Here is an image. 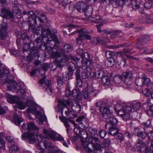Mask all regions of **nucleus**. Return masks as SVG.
<instances>
[{
    "instance_id": "obj_1",
    "label": "nucleus",
    "mask_w": 153,
    "mask_h": 153,
    "mask_svg": "<svg viewBox=\"0 0 153 153\" xmlns=\"http://www.w3.org/2000/svg\"><path fill=\"white\" fill-rule=\"evenodd\" d=\"M23 131H24L27 134H23L22 135V140H27L30 144H33L36 142L34 137L35 131H38L39 128L37 127L32 122L24 123L22 126Z\"/></svg>"
},
{
    "instance_id": "obj_2",
    "label": "nucleus",
    "mask_w": 153,
    "mask_h": 153,
    "mask_svg": "<svg viewBox=\"0 0 153 153\" xmlns=\"http://www.w3.org/2000/svg\"><path fill=\"white\" fill-rule=\"evenodd\" d=\"M9 70L6 68H0V79H1L0 82L4 84L7 83V88L8 90L17 92V84L13 80L9 79Z\"/></svg>"
},
{
    "instance_id": "obj_3",
    "label": "nucleus",
    "mask_w": 153,
    "mask_h": 153,
    "mask_svg": "<svg viewBox=\"0 0 153 153\" xmlns=\"http://www.w3.org/2000/svg\"><path fill=\"white\" fill-rule=\"evenodd\" d=\"M42 30L41 36L43 38L46 37V40L48 41L51 47L54 48L56 49L58 48L59 42L56 36L51 34L50 30L45 29L43 27H41Z\"/></svg>"
},
{
    "instance_id": "obj_4",
    "label": "nucleus",
    "mask_w": 153,
    "mask_h": 153,
    "mask_svg": "<svg viewBox=\"0 0 153 153\" xmlns=\"http://www.w3.org/2000/svg\"><path fill=\"white\" fill-rule=\"evenodd\" d=\"M117 106L120 108L118 110V115L122 117L125 120H128L131 119L130 113L132 110L131 106L119 104L117 105Z\"/></svg>"
},
{
    "instance_id": "obj_5",
    "label": "nucleus",
    "mask_w": 153,
    "mask_h": 153,
    "mask_svg": "<svg viewBox=\"0 0 153 153\" xmlns=\"http://www.w3.org/2000/svg\"><path fill=\"white\" fill-rule=\"evenodd\" d=\"M7 98V100L10 103H16L18 108L20 109H24L25 108L22 101L18 100V98L15 96H12L8 93H6Z\"/></svg>"
},
{
    "instance_id": "obj_6",
    "label": "nucleus",
    "mask_w": 153,
    "mask_h": 153,
    "mask_svg": "<svg viewBox=\"0 0 153 153\" xmlns=\"http://www.w3.org/2000/svg\"><path fill=\"white\" fill-rule=\"evenodd\" d=\"M71 101L69 99L66 100L59 101V106L61 108V113L62 115L63 116L64 112L65 113L66 116H68L71 113V111H69L68 108L67 107L70 104Z\"/></svg>"
},
{
    "instance_id": "obj_7",
    "label": "nucleus",
    "mask_w": 153,
    "mask_h": 153,
    "mask_svg": "<svg viewBox=\"0 0 153 153\" xmlns=\"http://www.w3.org/2000/svg\"><path fill=\"white\" fill-rule=\"evenodd\" d=\"M97 91L91 86H88L82 91V94L84 98L88 99L90 96H94L97 93Z\"/></svg>"
},
{
    "instance_id": "obj_8",
    "label": "nucleus",
    "mask_w": 153,
    "mask_h": 153,
    "mask_svg": "<svg viewBox=\"0 0 153 153\" xmlns=\"http://www.w3.org/2000/svg\"><path fill=\"white\" fill-rule=\"evenodd\" d=\"M81 56L82 59L81 60L82 65H84L90 67L93 63V61L90 59V55L88 53L84 52L81 55Z\"/></svg>"
},
{
    "instance_id": "obj_9",
    "label": "nucleus",
    "mask_w": 153,
    "mask_h": 153,
    "mask_svg": "<svg viewBox=\"0 0 153 153\" xmlns=\"http://www.w3.org/2000/svg\"><path fill=\"white\" fill-rule=\"evenodd\" d=\"M150 36L149 35L147 34L142 36L138 40L136 47L138 49H141L142 47H141V43H146L149 42L150 40Z\"/></svg>"
},
{
    "instance_id": "obj_10",
    "label": "nucleus",
    "mask_w": 153,
    "mask_h": 153,
    "mask_svg": "<svg viewBox=\"0 0 153 153\" xmlns=\"http://www.w3.org/2000/svg\"><path fill=\"white\" fill-rule=\"evenodd\" d=\"M44 145L45 149L51 153H63L62 151L60 149H55L54 147L50 143L45 142L44 143Z\"/></svg>"
},
{
    "instance_id": "obj_11",
    "label": "nucleus",
    "mask_w": 153,
    "mask_h": 153,
    "mask_svg": "<svg viewBox=\"0 0 153 153\" xmlns=\"http://www.w3.org/2000/svg\"><path fill=\"white\" fill-rule=\"evenodd\" d=\"M100 111L102 117L105 119H107L110 117L111 113L108 106L105 105L101 106L100 108Z\"/></svg>"
},
{
    "instance_id": "obj_12",
    "label": "nucleus",
    "mask_w": 153,
    "mask_h": 153,
    "mask_svg": "<svg viewBox=\"0 0 153 153\" xmlns=\"http://www.w3.org/2000/svg\"><path fill=\"white\" fill-rule=\"evenodd\" d=\"M1 15L3 17L6 19H12L13 18V16L12 13L9 10L7 9L5 7H1Z\"/></svg>"
},
{
    "instance_id": "obj_13",
    "label": "nucleus",
    "mask_w": 153,
    "mask_h": 153,
    "mask_svg": "<svg viewBox=\"0 0 153 153\" xmlns=\"http://www.w3.org/2000/svg\"><path fill=\"white\" fill-rule=\"evenodd\" d=\"M89 140L90 142L94 143V150H99L100 149L102 143L98 138L91 137Z\"/></svg>"
},
{
    "instance_id": "obj_14",
    "label": "nucleus",
    "mask_w": 153,
    "mask_h": 153,
    "mask_svg": "<svg viewBox=\"0 0 153 153\" xmlns=\"http://www.w3.org/2000/svg\"><path fill=\"white\" fill-rule=\"evenodd\" d=\"M90 137L87 138L86 139L87 142H85L83 145V147L85 151L89 152H92L93 149H94V143L90 142Z\"/></svg>"
},
{
    "instance_id": "obj_15",
    "label": "nucleus",
    "mask_w": 153,
    "mask_h": 153,
    "mask_svg": "<svg viewBox=\"0 0 153 153\" xmlns=\"http://www.w3.org/2000/svg\"><path fill=\"white\" fill-rule=\"evenodd\" d=\"M121 75L123 76V78L124 79L125 83L127 85L128 82H126V81L129 82L132 79L133 73L131 71H128L123 72Z\"/></svg>"
},
{
    "instance_id": "obj_16",
    "label": "nucleus",
    "mask_w": 153,
    "mask_h": 153,
    "mask_svg": "<svg viewBox=\"0 0 153 153\" xmlns=\"http://www.w3.org/2000/svg\"><path fill=\"white\" fill-rule=\"evenodd\" d=\"M145 143L140 140H137L136 143L135 145V148L137 149V150L140 152H143L144 151L143 149L145 147Z\"/></svg>"
},
{
    "instance_id": "obj_17",
    "label": "nucleus",
    "mask_w": 153,
    "mask_h": 153,
    "mask_svg": "<svg viewBox=\"0 0 153 153\" xmlns=\"http://www.w3.org/2000/svg\"><path fill=\"white\" fill-rule=\"evenodd\" d=\"M77 32L80 33L81 35L83 36L84 37V40H85V39L88 40L91 39V36L88 34H87L86 33H87V30L85 29H81L79 31L76 30V31L72 33L71 34L74 35L75 34V33Z\"/></svg>"
},
{
    "instance_id": "obj_18",
    "label": "nucleus",
    "mask_w": 153,
    "mask_h": 153,
    "mask_svg": "<svg viewBox=\"0 0 153 153\" xmlns=\"http://www.w3.org/2000/svg\"><path fill=\"white\" fill-rule=\"evenodd\" d=\"M60 120L64 124V126L66 128V130L68 134L69 131L71 130V128L69 123V122H71V120L68 119H66L62 117L61 116L59 117Z\"/></svg>"
},
{
    "instance_id": "obj_19",
    "label": "nucleus",
    "mask_w": 153,
    "mask_h": 153,
    "mask_svg": "<svg viewBox=\"0 0 153 153\" xmlns=\"http://www.w3.org/2000/svg\"><path fill=\"white\" fill-rule=\"evenodd\" d=\"M28 30L29 32H32L33 34L38 35L40 33L39 31H41V27H38L36 28L34 25L30 24L29 25Z\"/></svg>"
},
{
    "instance_id": "obj_20",
    "label": "nucleus",
    "mask_w": 153,
    "mask_h": 153,
    "mask_svg": "<svg viewBox=\"0 0 153 153\" xmlns=\"http://www.w3.org/2000/svg\"><path fill=\"white\" fill-rule=\"evenodd\" d=\"M133 133L139 137L143 139L145 138L147 136V134L146 133L140 131L139 129L137 128L134 129Z\"/></svg>"
},
{
    "instance_id": "obj_21",
    "label": "nucleus",
    "mask_w": 153,
    "mask_h": 153,
    "mask_svg": "<svg viewBox=\"0 0 153 153\" xmlns=\"http://www.w3.org/2000/svg\"><path fill=\"white\" fill-rule=\"evenodd\" d=\"M89 68L87 66H85L84 65H82V67H80V68L82 69L81 76L84 79H86L88 77V74L90 72H88V69Z\"/></svg>"
},
{
    "instance_id": "obj_22",
    "label": "nucleus",
    "mask_w": 153,
    "mask_h": 153,
    "mask_svg": "<svg viewBox=\"0 0 153 153\" xmlns=\"http://www.w3.org/2000/svg\"><path fill=\"white\" fill-rule=\"evenodd\" d=\"M43 132L45 134L47 138H51L55 140L56 139V134L55 132L52 131H48L45 129H44Z\"/></svg>"
},
{
    "instance_id": "obj_23",
    "label": "nucleus",
    "mask_w": 153,
    "mask_h": 153,
    "mask_svg": "<svg viewBox=\"0 0 153 153\" xmlns=\"http://www.w3.org/2000/svg\"><path fill=\"white\" fill-rule=\"evenodd\" d=\"M106 121L108 123V124L106 125V127L110 124L111 126H115L117 123V119L113 116H111V115L110 117L107 119H105Z\"/></svg>"
},
{
    "instance_id": "obj_24",
    "label": "nucleus",
    "mask_w": 153,
    "mask_h": 153,
    "mask_svg": "<svg viewBox=\"0 0 153 153\" xmlns=\"http://www.w3.org/2000/svg\"><path fill=\"white\" fill-rule=\"evenodd\" d=\"M30 103L32 105L30 107L27 108L26 110L28 112H30L33 114L37 111L36 109L37 106L35 103L33 101L30 102Z\"/></svg>"
},
{
    "instance_id": "obj_25",
    "label": "nucleus",
    "mask_w": 153,
    "mask_h": 153,
    "mask_svg": "<svg viewBox=\"0 0 153 153\" xmlns=\"http://www.w3.org/2000/svg\"><path fill=\"white\" fill-rule=\"evenodd\" d=\"M72 95L74 97L79 100H81L82 98L81 92L78 89H76L73 90Z\"/></svg>"
},
{
    "instance_id": "obj_26",
    "label": "nucleus",
    "mask_w": 153,
    "mask_h": 153,
    "mask_svg": "<svg viewBox=\"0 0 153 153\" xmlns=\"http://www.w3.org/2000/svg\"><path fill=\"white\" fill-rule=\"evenodd\" d=\"M119 132V129L116 126H111L109 128V133L112 135H116Z\"/></svg>"
},
{
    "instance_id": "obj_27",
    "label": "nucleus",
    "mask_w": 153,
    "mask_h": 153,
    "mask_svg": "<svg viewBox=\"0 0 153 153\" xmlns=\"http://www.w3.org/2000/svg\"><path fill=\"white\" fill-rule=\"evenodd\" d=\"M85 7H86V6L84 3L83 2H79L76 4V8L78 11L83 12L85 10Z\"/></svg>"
},
{
    "instance_id": "obj_28",
    "label": "nucleus",
    "mask_w": 153,
    "mask_h": 153,
    "mask_svg": "<svg viewBox=\"0 0 153 153\" xmlns=\"http://www.w3.org/2000/svg\"><path fill=\"white\" fill-rule=\"evenodd\" d=\"M45 79L46 78L44 77L39 81V83L41 85L44 84L45 86L47 87L51 85V81L50 80H45Z\"/></svg>"
},
{
    "instance_id": "obj_29",
    "label": "nucleus",
    "mask_w": 153,
    "mask_h": 153,
    "mask_svg": "<svg viewBox=\"0 0 153 153\" xmlns=\"http://www.w3.org/2000/svg\"><path fill=\"white\" fill-rule=\"evenodd\" d=\"M23 119L21 117H19L16 114L14 115V122L15 124L17 125H19L23 121Z\"/></svg>"
},
{
    "instance_id": "obj_30",
    "label": "nucleus",
    "mask_w": 153,
    "mask_h": 153,
    "mask_svg": "<svg viewBox=\"0 0 153 153\" xmlns=\"http://www.w3.org/2000/svg\"><path fill=\"white\" fill-rule=\"evenodd\" d=\"M13 13L16 14L17 18H19L21 17V11L18 7H14L13 8Z\"/></svg>"
},
{
    "instance_id": "obj_31",
    "label": "nucleus",
    "mask_w": 153,
    "mask_h": 153,
    "mask_svg": "<svg viewBox=\"0 0 153 153\" xmlns=\"http://www.w3.org/2000/svg\"><path fill=\"white\" fill-rule=\"evenodd\" d=\"M104 75V72L102 68L98 70L95 72V76L98 78H102Z\"/></svg>"
},
{
    "instance_id": "obj_32",
    "label": "nucleus",
    "mask_w": 153,
    "mask_h": 153,
    "mask_svg": "<svg viewBox=\"0 0 153 153\" xmlns=\"http://www.w3.org/2000/svg\"><path fill=\"white\" fill-rule=\"evenodd\" d=\"M19 149L18 147L16 145H12L9 148V151L10 153H16Z\"/></svg>"
},
{
    "instance_id": "obj_33",
    "label": "nucleus",
    "mask_w": 153,
    "mask_h": 153,
    "mask_svg": "<svg viewBox=\"0 0 153 153\" xmlns=\"http://www.w3.org/2000/svg\"><path fill=\"white\" fill-rule=\"evenodd\" d=\"M72 108L74 111L76 113H79L80 112L81 106L78 103H76V105L73 106Z\"/></svg>"
},
{
    "instance_id": "obj_34",
    "label": "nucleus",
    "mask_w": 153,
    "mask_h": 153,
    "mask_svg": "<svg viewBox=\"0 0 153 153\" xmlns=\"http://www.w3.org/2000/svg\"><path fill=\"white\" fill-rule=\"evenodd\" d=\"M123 79L121 75H117L113 79V81L116 83H119Z\"/></svg>"
},
{
    "instance_id": "obj_35",
    "label": "nucleus",
    "mask_w": 153,
    "mask_h": 153,
    "mask_svg": "<svg viewBox=\"0 0 153 153\" xmlns=\"http://www.w3.org/2000/svg\"><path fill=\"white\" fill-rule=\"evenodd\" d=\"M146 22L148 23H153V14L147 15L146 18Z\"/></svg>"
},
{
    "instance_id": "obj_36",
    "label": "nucleus",
    "mask_w": 153,
    "mask_h": 153,
    "mask_svg": "<svg viewBox=\"0 0 153 153\" xmlns=\"http://www.w3.org/2000/svg\"><path fill=\"white\" fill-rule=\"evenodd\" d=\"M142 80H143V84L144 85L148 86L150 84L151 81L150 79L146 76L143 77Z\"/></svg>"
},
{
    "instance_id": "obj_37",
    "label": "nucleus",
    "mask_w": 153,
    "mask_h": 153,
    "mask_svg": "<svg viewBox=\"0 0 153 153\" xmlns=\"http://www.w3.org/2000/svg\"><path fill=\"white\" fill-rule=\"evenodd\" d=\"M7 31L5 30H0V39L3 40L6 37Z\"/></svg>"
},
{
    "instance_id": "obj_38",
    "label": "nucleus",
    "mask_w": 153,
    "mask_h": 153,
    "mask_svg": "<svg viewBox=\"0 0 153 153\" xmlns=\"http://www.w3.org/2000/svg\"><path fill=\"white\" fill-rule=\"evenodd\" d=\"M30 53L32 55L36 56L38 54V48L36 47H32L31 49H30Z\"/></svg>"
},
{
    "instance_id": "obj_39",
    "label": "nucleus",
    "mask_w": 153,
    "mask_h": 153,
    "mask_svg": "<svg viewBox=\"0 0 153 153\" xmlns=\"http://www.w3.org/2000/svg\"><path fill=\"white\" fill-rule=\"evenodd\" d=\"M79 33V36L76 38V43L78 45H80L82 43V41L84 40V37L82 35H81L80 33Z\"/></svg>"
},
{
    "instance_id": "obj_40",
    "label": "nucleus",
    "mask_w": 153,
    "mask_h": 153,
    "mask_svg": "<svg viewBox=\"0 0 153 153\" xmlns=\"http://www.w3.org/2000/svg\"><path fill=\"white\" fill-rule=\"evenodd\" d=\"M101 82L105 85H108L110 82V80L108 77L103 76L101 78Z\"/></svg>"
},
{
    "instance_id": "obj_41",
    "label": "nucleus",
    "mask_w": 153,
    "mask_h": 153,
    "mask_svg": "<svg viewBox=\"0 0 153 153\" xmlns=\"http://www.w3.org/2000/svg\"><path fill=\"white\" fill-rule=\"evenodd\" d=\"M132 107L134 110L137 111L140 108V103L138 102H134L132 105Z\"/></svg>"
},
{
    "instance_id": "obj_42",
    "label": "nucleus",
    "mask_w": 153,
    "mask_h": 153,
    "mask_svg": "<svg viewBox=\"0 0 153 153\" xmlns=\"http://www.w3.org/2000/svg\"><path fill=\"white\" fill-rule=\"evenodd\" d=\"M98 32L102 35H109L112 33V32L109 30L104 29L102 30L99 28L98 29Z\"/></svg>"
},
{
    "instance_id": "obj_43",
    "label": "nucleus",
    "mask_w": 153,
    "mask_h": 153,
    "mask_svg": "<svg viewBox=\"0 0 153 153\" xmlns=\"http://www.w3.org/2000/svg\"><path fill=\"white\" fill-rule=\"evenodd\" d=\"M84 12L85 16L87 17L91 16L92 14V10L91 9L85 8V10L83 11Z\"/></svg>"
},
{
    "instance_id": "obj_44",
    "label": "nucleus",
    "mask_w": 153,
    "mask_h": 153,
    "mask_svg": "<svg viewBox=\"0 0 153 153\" xmlns=\"http://www.w3.org/2000/svg\"><path fill=\"white\" fill-rule=\"evenodd\" d=\"M116 54L117 56L121 57L125 64L126 63V59L123 57L125 55V53L124 52L121 51L120 52H117L116 53Z\"/></svg>"
},
{
    "instance_id": "obj_45",
    "label": "nucleus",
    "mask_w": 153,
    "mask_h": 153,
    "mask_svg": "<svg viewBox=\"0 0 153 153\" xmlns=\"http://www.w3.org/2000/svg\"><path fill=\"white\" fill-rule=\"evenodd\" d=\"M65 51L66 52H70L72 51V47L70 44H66L64 46Z\"/></svg>"
},
{
    "instance_id": "obj_46",
    "label": "nucleus",
    "mask_w": 153,
    "mask_h": 153,
    "mask_svg": "<svg viewBox=\"0 0 153 153\" xmlns=\"http://www.w3.org/2000/svg\"><path fill=\"white\" fill-rule=\"evenodd\" d=\"M116 4V7H118L120 5H123L125 2V0H114Z\"/></svg>"
},
{
    "instance_id": "obj_47",
    "label": "nucleus",
    "mask_w": 153,
    "mask_h": 153,
    "mask_svg": "<svg viewBox=\"0 0 153 153\" xmlns=\"http://www.w3.org/2000/svg\"><path fill=\"white\" fill-rule=\"evenodd\" d=\"M34 114H35L36 117H37V119L38 120H36V121H39V123H40L41 124H42V122L40 120L42 116L41 113L40 112L37 111V112H36V113H34Z\"/></svg>"
},
{
    "instance_id": "obj_48",
    "label": "nucleus",
    "mask_w": 153,
    "mask_h": 153,
    "mask_svg": "<svg viewBox=\"0 0 153 153\" xmlns=\"http://www.w3.org/2000/svg\"><path fill=\"white\" fill-rule=\"evenodd\" d=\"M136 84L138 86H142L144 85L143 84L142 78H137L135 81Z\"/></svg>"
},
{
    "instance_id": "obj_49",
    "label": "nucleus",
    "mask_w": 153,
    "mask_h": 153,
    "mask_svg": "<svg viewBox=\"0 0 153 153\" xmlns=\"http://www.w3.org/2000/svg\"><path fill=\"white\" fill-rule=\"evenodd\" d=\"M115 54L114 52L110 51H107L106 52V56L108 58H112L114 57Z\"/></svg>"
},
{
    "instance_id": "obj_50",
    "label": "nucleus",
    "mask_w": 153,
    "mask_h": 153,
    "mask_svg": "<svg viewBox=\"0 0 153 153\" xmlns=\"http://www.w3.org/2000/svg\"><path fill=\"white\" fill-rule=\"evenodd\" d=\"M152 92L150 93V90L148 88L145 89L142 91L143 94L146 97H149Z\"/></svg>"
},
{
    "instance_id": "obj_51",
    "label": "nucleus",
    "mask_w": 153,
    "mask_h": 153,
    "mask_svg": "<svg viewBox=\"0 0 153 153\" xmlns=\"http://www.w3.org/2000/svg\"><path fill=\"white\" fill-rule=\"evenodd\" d=\"M147 114L149 116H153V105L150 106L149 110L147 111Z\"/></svg>"
},
{
    "instance_id": "obj_52",
    "label": "nucleus",
    "mask_w": 153,
    "mask_h": 153,
    "mask_svg": "<svg viewBox=\"0 0 153 153\" xmlns=\"http://www.w3.org/2000/svg\"><path fill=\"white\" fill-rule=\"evenodd\" d=\"M88 132L91 135H95L97 133V131L93 128H90L88 129Z\"/></svg>"
},
{
    "instance_id": "obj_53",
    "label": "nucleus",
    "mask_w": 153,
    "mask_h": 153,
    "mask_svg": "<svg viewBox=\"0 0 153 153\" xmlns=\"http://www.w3.org/2000/svg\"><path fill=\"white\" fill-rule=\"evenodd\" d=\"M81 125V127L83 128H87L89 126V124L88 121H85L83 122L80 123Z\"/></svg>"
},
{
    "instance_id": "obj_54",
    "label": "nucleus",
    "mask_w": 153,
    "mask_h": 153,
    "mask_svg": "<svg viewBox=\"0 0 153 153\" xmlns=\"http://www.w3.org/2000/svg\"><path fill=\"white\" fill-rule=\"evenodd\" d=\"M131 6L132 8L134 10L137 9L139 7V4L135 1H134L132 2Z\"/></svg>"
},
{
    "instance_id": "obj_55",
    "label": "nucleus",
    "mask_w": 153,
    "mask_h": 153,
    "mask_svg": "<svg viewBox=\"0 0 153 153\" xmlns=\"http://www.w3.org/2000/svg\"><path fill=\"white\" fill-rule=\"evenodd\" d=\"M30 45L27 43H25L23 46V51H28L30 49Z\"/></svg>"
},
{
    "instance_id": "obj_56",
    "label": "nucleus",
    "mask_w": 153,
    "mask_h": 153,
    "mask_svg": "<svg viewBox=\"0 0 153 153\" xmlns=\"http://www.w3.org/2000/svg\"><path fill=\"white\" fill-rule=\"evenodd\" d=\"M99 133L100 137L102 138H104L107 134L106 131L103 130H100Z\"/></svg>"
},
{
    "instance_id": "obj_57",
    "label": "nucleus",
    "mask_w": 153,
    "mask_h": 153,
    "mask_svg": "<svg viewBox=\"0 0 153 153\" xmlns=\"http://www.w3.org/2000/svg\"><path fill=\"white\" fill-rule=\"evenodd\" d=\"M51 56L53 57L59 58L61 56V55L59 52H56L52 53Z\"/></svg>"
},
{
    "instance_id": "obj_58",
    "label": "nucleus",
    "mask_w": 153,
    "mask_h": 153,
    "mask_svg": "<svg viewBox=\"0 0 153 153\" xmlns=\"http://www.w3.org/2000/svg\"><path fill=\"white\" fill-rule=\"evenodd\" d=\"M42 18H41V17H38L39 20L41 22V23L40 24V26H41V27H42V26L43 25V22H44L43 19L45 17V16L44 15L42 14Z\"/></svg>"
},
{
    "instance_id": "obj_59",
    "label": "nucleus",
    "mask_w": 153,
    "mask_h": 153,
    "mask_svg": "<svg viewBox=\"0 0 153 153\" xmlns=\"http://www.w3.org/2000/svg\"><path fill=\"white\" fill-rule=\"evenodd\" d=\"M144 7L147 9L151 8L152 6L151 3L149 1H146L144 4Z\"/></svg>"
},
{
    "instance_id": "obj_60",
    "label": "nucleus",
    "mask_w": 153,
    "mask_h": 153,
    "mask_svg": "<svg viewBox=\"0 0 153 153\" xmlns=\"http://www.w3.org/2000/svg\"><path fill=\"white\" fill-rule=\"evenodd\" d=\"M80 67H82V66H80L79 68L75 72L76 79H79L80 78V70L82 69L81 68H80Z\"/></svg>"
},
{
    "instance_id": "obj_61",
    "label": "nucleus",
    "mask_w": 153,
    "mask_h": 153,
    "mask_svg": "<svg viewBox=\"0 0 153 153\" xmlns=\"http://www.w3.org/2000/svg\"><path fill=\"white\" fill-rule=\"evenodd\" d=\"M76 85L77 87H81L82 85V81L80 78L79 79H76Z\"/></svg>"
},
{
    "instance_id": "obj_62",
    "label": "nucleus",
    "mask_w": 153,
    "mask_h": 153,
    "mask_svg": "<svg viewBox=\"0 0 153 153\" xmlns=\"http://www.w3.org/2000/svg\"><path fill=\"white\" fill-rule=\"evenodd\" d=\"M147 135L148 139L150 141L153 140V131H151L150 133H148Z\"/></svg>"
},
{
    "instance_id": "obj_63",
    "label": "nucleus",
    "mask_w": 153,
    "mask_h": 153,
    "mask_svg": "<svg viewBox=\"0 0 153 153\" xmlns=\"http://www.w3.org/2000/svg\"><path fill=\"white\" fill-rule=\"evenodd\" d=\"M116 135H117V138L118 139H120L121 142L123 140V138L121 134L119 133L118 132L117 134Z\"/></svg>"
},
{
    "instance_id": "obj_64",
    "label": "nucleus",
    "mask_w": 153,
    "mask_h": 153,
    "mask_svg": "<svg viewBox=\"0 0 153 153\" xmlns=\"http://www.w3.org/2000/svg\"><path fill=\"white\" fill-rule=\"evenodd\" d=\"M71 92L69 88L67 87L66 88V93L65 95L66 97H69L71 94Z\"/></svg>"
}]
</instances>
